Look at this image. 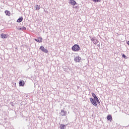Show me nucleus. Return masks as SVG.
Masks as SVG:
<instances>
[{
    "mask_svg": "<svg viewBox=\"0 0 129 129\" xmlns=\"http://www.w3.org/2000/svg\"><path fill=\"white\" fill-rule=\"evenodd\" d=\"M122 57L123 58H126V56H125L124 54L122 55Z\"/></svg>",
    "mask_w": 129,
    "mask_h": 129,
    "instance_id": "a211bd4d",
    "label": "nucleus"
},
{
    "mask_svg": "<svg viewBox=\"0 0 129 129\" xmlns=\"http://www.w3.org/2000/svg\"><path fill=\"white\" fill-rule=\"evenodd\" d=\"M92 96L94 98V99H93V98H90V101L93 105H94V106H97V102L99 104H100V101H99V100L98 99V98H97V97L96 96V95H95V94L94 93H92Z\"/></svg>",
    "mask_w": 129,
    "mask_h": 129,
    "instance_id": "f257e3e1",
    "label": "nucleus"
},
{
    "mask_svg": "<svg viewBox=\"0 0 129 129\" xmlns=\"http://www.w3.org/2000/svg\"><path fill=\"white\" fill-rule=\"evenodd\" d=\"M19 30H22V31H26V28L25 27H23L22 28L19 29Z\"/></svg>",
    "mask_w": 129,
    "mask_h": 129,
    "instance_id": "dca6fc26",
    "label": "nucleus"
},
{
    "mask_svg": "<svg viewBox=\"0 0 129 129\" xmlns=\"http://www.w3.org/2000/svg\"><path fill=\"white\" fill-rule=\"evenodd\" d=\"M34 40L38 43H42V42H43V38L41 37H38L37 39H34Z\"/></svg>",
    "mask_w": 129,
    "mask_h": 129,
    "instance_id": "39448f33",
    "label": "nucleus"
},
{
    "mask_svg": "<svg viewBox=\"0 0 129 129\" xmlns=\"http://www.w3.org/2000/svg\"><path fill=\"white\" fill-rule=\"evenodd\" d=\"M39 49L44 53H48V50L45 48V47L43 45L41 46Z\"/></svg>",
    "mask_w": 129,
    "mask_h": 129,
    "instance_id": "7ed1b4c3",
    "label": "nucleus"
},
{
    "mask_svg": "<svg viewBox=\"0 0 129 129\" xmlns=\"http://www.w3.org/2000/svg\"><path fill=\"white\" fill-rule=\"evenodd\" d=\"M6 16H8V17H11V12L10 11L6 10L5 12Z\"/></svg>",
    "mask_w": 129,
    "mask_h": 129,
    "instance_id": "9b49d317",
    "label": "nucleus"
},
{
    "mask_svg": "<svg viewBox=\"0 0 129 129\" xmlns=\"http://www.w3.org/2000/svg\"><path fill=\"white\" fill-rule=\"evenodd\" d=\"M25 85V82L23 80L19 82V86H24Z\"/></svg>",
    "mask_w": 129,
    "mask_h": 129,
    "instance_id": "f8f14e48",
    "label": "nucleus"
},
{
    "mask_svg": "<svg viewBox=\"0 0 129 129\" xmlns=\"http://www.w3.org/2000/svg\"><path fill=\"white\" fill-rule=\"evenodd\" d=\"M60 129H66V126L64 124H61L60 125Z\"/></svg>",
    "mask_w": 129,
    "mask_h": 129,
    "instance_id": "ddd939ff",
    "label": "nucleus"
},
{
    "mask_svg": "<svg viewBox=\"0 0 129 129\" xmlns=\"http://www.w3.org/2000/svg\"><path fill=\"white\" fill-rule=\"evenodd\" d=\"M72 51H74V52H78L80 50V46L78 45V44H75L72 47Z\"/></svg>",
    "mask_w": 129,
    "mask_h": 129,
    "instance_id": "f03ea898",
    "label": "nucleus"
},
{
    "mask_svg": "<svg viewBox=\"0 0 129 129\" xmlns=\"http://www.w3.org/2000/svg\"><path fill=\"white\" fill-rule=\"evenodd\" d=\"M69 3L72 6H75V5H77V3H76V2L74 0H70Z\"/></svg>",
    "mask_w": 129,
    "mask_h": 129,
    "instance_id": "423d86ee",
    "label": "nucleus"
},
{
    "mask_svg": "<svg viewBox=\"0 0 129 129\" xmlns=\"http://www.w3.org/2000/svg\"><path fill=\"white\" fill-rule=\"evenodd\" d=\"M80 60H81V57L79 56H78L74 58V61L76 62H78L79 63L80 62Z\"/></svg>",
    "mask_w": 129,
    "mask_h": 129,
    "instance_id": "20e7f679",
    "label": "nucleus"
},
{
    "mask_svg": "<svg viewBox=\"0 0 129 129\" xmlns=\"http://www.w3.org/2000/svg\"><path fill=\"white\" fill-rule=\"evenodd\" d=\"M21 22H23V17H22L17 20V23H21Z\"/></svg>",
    "mask_w": 129,
    "mask_h": 129,
    "instance_id": "4468645a",
    "label": "nucleus"
},
{
    "mask_svg": "<svg viewBox=\"0 0 129 129\" xmlns=\"http://www.w3.org/2000/svg\"><path fill=\"white\" fill-rule=\"evenodd\" d=\"M40 9H41V7H40V5H36V11H39V10H40Z\"/></svg>",
    "mask_w": 129,
    "mask_h": 129,
    "instance_id": "2eb2a0df",
    "label": "nucleus"
},
{
    "mask_svg": "<svg viewBox=\"0 0 129 129\" xmlns=\"http://www.w3.org/2000/svg\"><path fill=\"white\" fill-rule=\"evenodd\" d=\"M107 120H109V121H111L112 120V116L111 115L109 114L107 116Z\"/></svg>",
    "mask_w": 129,
    "mask_h": 129,
    "instance_id": "1a4fd4ad",
    "label": "nucleus"
},
{
    "mask_svg": "<svg viewBox=\"0 0 129 129\" xmlns=\"http://www.w3.org/2000/svg\"><path fill=\"white\" fill-rule=\"evenodd\" d=\"M92 42H93V43L95 44V45H96V44H98V42H99L98 40L94 38L91 39Z\"/></svg>",
    "mask_w": 129,
    "mask_h": 129,
    "instance_id": "6e6552de",
    "label": "nucleus"
},
{
    "mask_svg": "<svg viewBox=\"0 0 129 129\" xmlns=\"http://www.w3.org/2000/svg\"><path fill=\"white\" fill-rule=\"evenodd\" d=\"M1 38H2V39H7V38H8V37H9V35L2 33L1 35Z\"/></svg>",
    "mask_w": 129,
    "mask_h": 129,
    "instance_id": "0eeeda50",
    "label": "nucleus"
},
{
    "mask_svg": "<svg viewBox=\"0 0 129 129\" xmlns=\"http://www.w3.org/2000/svg\"><path fill=\"white\" fill-rule=\"evenodd\" d=\"M61 113L62 116H66V114H67V112L64 110H61Z\"/></svg>",
    "mask_w": 129,
    "mask_h": 129,
    "instance_id": "9d476101",
    "label": "nucleus"
},
{
    "mask_svg": "<svg viewBox=\"0 0 129 129\" xmlns=\"http://www.w3.org/2000/svg\"><path fill=\"white\" fill-rule=\"evenodd\" d=\"M93 2H94V3H98L100 2V0H93Z\"/></svg>",
    "mask_w": 129,
    "mask_h": 129,
    "instance_id": "f3484780",
    "label": "nucleus"
}]
</instances>
